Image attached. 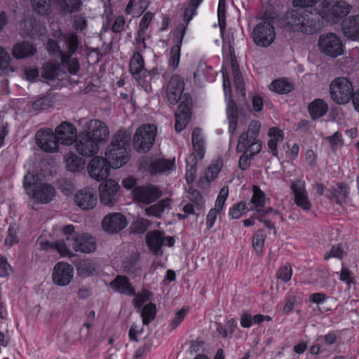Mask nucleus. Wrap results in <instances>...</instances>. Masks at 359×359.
<instances>
[{"instance_id": "79ce46f5", "label": "nucleus", "mask_w": 359, "mask_h": 359, "mask_svg": "<svg viewBox=\"0 0 359 359\" xmlns=\"http://www.w3.org/2000/svg\"><path fill=\"white\" fill-rule=\"evenodd\" d=\"M187 163L188 168L186 173V178L188 183H192L196 179V165L197 163L196 156L194 154L190 155L187 159Z\"/></svg>"}, {"instance_id": "412c9836", "label": "nucleus", "mask_w": 359, "mask_h": 359, "mask_svg": "<svg viewBox=\"0 0 359 359\" xmlns=\"http://www.w3.org/2000/svg\"><path fill=\"white\" fill-rule=\"evenodd\" d=\"M36 142L38 146L46 152L53 153L58 149L57 139L50 129L38 130L36 134Z\"/></svg>"}, {"instance_id": "c03bdc74", "label": "nucleus", "mask_w": 359, "mask_h": 359, "mask_svg": "<svg viewBox=\"0 0 359 359\" xmlns=\"http://www.w3.org/2000/svg\"><path fill=\"white\" fill-rule=\"evenodd\" d=\"M59 71L58 65L48 62L43 65L41 75L46 79L53 80L58 75Z\"/></svg>"}, {"instance_id": "e433bc0d", "label": "nucleus", "mask_w": 359, "mask_h": 359, "mask_svg": "<svg viewBox=\"0 0 359 359\" xmlns=\"http://www.w3.org/2000/svg\"><path fill=\"white\" fill-rule=\"evenodd\" d=\"M174 165V161L158 159L154 161L151 164V171L152 173L164 172L167 170H172Z\"/></svg>"}, {"instance_id": "a878e982", "label": "nucleus", "mask_w": 359, "mask_h": 359, "mask_svg": "<svg viewBox=\"0 0 359 359\" xmlns=\"http://www.w3.org/2000/svg\"><path fill=\"white\" fill-rule=\"evenodd\" d=\"M111 287L117 292L128 295H134L135 289L130 283L128 278L124 276H118L110 283Z\"/></svg>"}, {"instance_id": "dca6fc26", "label": "nucleus", "mask_w": 359, "mask_h": 359, "mask_svg": "<svg viewBox=\"0 0 359 359\" xmlns=\"http://www.w3.org/2000/svg\"><path fill=\"white\" fill-rule=\"evenodd\" d=\"M119 189L118 184L113 180H108L100 184L99 190L101 203L104 205L114 206L117 202Z\"/></svg>"}, {"instance_id": "473e14b6", "label": "nucleus", "mask_w": 359, "mask_h": 359, "mask_svg": "<svg viewBox=\"0 0 359 359\" xmlns=\"http://www.w3.org/2000/svg\"><path fill=\"white\" fill-rule=\"evenodd\" d=\"M170 199L167 198L158 201L156 204L147 207L145 212L149 216L159 217L166 208H169Z\"/></svg>"}, {"instance_id": "39448f33", "label": "nucleus", "mask_w": 359, "mask_h": 359, "mask_svg": "<svg viewBox=\"0 0 359 359\" xmlns=\"http://www.w3.org/2000/svg\"><path fill=\"white\" fill-rule=\"evenodd\" d=\"M260 126L259 122L256 120L250 122L248 130L239 136L237 152L249 154L250 156H253L261 151L262 144L258 140Z\"/></svg>"}, {"instance_id": "f03ea898", "label": "nucleus", "mask_w": 359, "mask_h": 359, "mask_svg": "<svg viewBox=\"0 0 359 359\" xmlns=\"http://www.w3.org/2000/svg\"><path fill=\"white\" fill-rule=\"evenodd\" d=\"M319 12L312 13L304 8L287 11L282 19V25L294 31L312 34L320 28Z\"/></svg>"}, {"instance_id": "ea45409f", "label": "nucleus", "mask_w": 359, "mask_h": 359, "mask_svg": "<svg viewBox=\"0 0 359 359\" xmlns=\"http://www.w3.org/2000/svg\"><path fill=\"white\" fill-rule=\"evenodd\" d=\"M269 89L277 93L283 94L290 93L292 89L290 83L283 79L273 81L269 86Z\"/></svg>"}, {"instance_id": "58836bf2", "label": "nucleus", "mask_w": 359, "mask_h": 359, "mask_svg": "<svg viewBox=\"0 0 359 359\" xmlns=\"http://www.w3.org/2000/svg\"><path fill=\"white\" fill-rule=\"evenodd\" d=\"M72 55H62L61 62L64 68H66L72 74H76L80 69L79 63L76 58H71Z\"/></svg>"}, {"instance_id": "864d4df0", "label": "nucleus", "mask_w": 359, "mask_h": 359, "mask_svg": "<svg viewBox=\"0 0 359 359\" xmlns=\"http://www.w3.org/2000/svg\"><path fill=\"white\" fill-rule=\"evenodd\" d=\"M189 200L195 205L196 209L201 210L203 205V197L200 192L195 189H190L188 192Z\"/></svg>"}, {"instance_id": "f3484780", "label": "nucleus", "mask_w": 359, "mask_h": 359, "mask_svg": "<svg viewBox=\"0 0 359 359\" xmlns=\"http://www.w3.org/2000/svg\"><path fill=\"white\" fill-rule=\"evenodd\" d=\"M74 142V147L76 151L84 157L93 156L99 151L100 144L83 132L79 134Z\"/></svg>"}, {"instance_id": "052dcab7", "label": "nucleus", "mask_w": 359, "mask_h": 359, "mask_svg": "<svg viewBox=\"0 0 359 359\" xmlns=\"http://www.w3.org/2000/svg\"><path fill=\"white\" fill-rule=\"evenodd\" d=\"M292 272L290 266H285L278 270L277 277L284 282H288L291 279Z\"/></svg>"}, {"instance_id": "4468645a", "label": "nucleus", "mask_w": 359, "mask_h": 359, "mask_svg": "<svg viewBox=\"0 0 359 359\" xmlns=\"http://www.w3.org/2000/svg\"><path fill=\"white\" fill-rule=\"evenodd\" d=\"M69 245L76 251L83 253H91L96 249V241L95 238L88 233L77 234L72 238H66Z\"/></svg>"}, {"instance_id": "69168bd1", "label": "nucleus", "mask_w": 359, "mask_h": 359, "mask_svg": "<svg viewBox=\"0 0 359 359\" xmlns=\"http://www.w3.org/2000/svg\"><path fill=\"white\" fill-rule=\"evenodd\" d=\"M59 187L60 190L65 194L66 195H68L73 192L74 190V186L73 183L69 180H61L59 181Z\"/></svg>"}, {"instance_id": "c9c22d12", "label": "nucleus", "mask_w": 359, "mask_h": 359, "mask_svg": "<svg viewBox=\"0 0 359 359\" xmlns=\"http://www.w3.org/2000/svg\"><path fill=\"white\" fill-rule=\"evenodd\" d=\"M192 144L194 151L198 154L201 158L204 155V140L201 135L200 128H196L192 133Z\"/></svg>"}, {"instance_id": "6ab92c4d", "label": "nucleus", "mask_w": 359, "mask_h": 359, "mask_svg": "<svg viewBox=\"0 0 359 359\" xmlns=\"http://www.w3.org/2000/svg\"><path fill=\"white\" fill-rule=\"evenodd\" d=\"M128 224L126 217L119 212L107 215L102 219L103 229L109 233H116L123 230Z\"/></svg>"}, {"instance_id": "cd10ccee", "label": "nucleus", "mask_w": 359, "mask_h": 359, "mask_svg": "<svg viewBox=\"0 0 359 359\" xmlns=\"http://www.w3.org/2000/svg\"><path fill=\"white\" fill-rule=\"evenodd\" d=\"M226 114L229 120V130L231 133L236 131L238 121V108L236 102L231 98H229L226 107Z\"/></svg>"}, {"instance_id": "a18cd8bd", "label": "nucleus", "mask_w": 359, "mask_h": 359, "mask_svg": "<svg viewBox=\"0 0 359 359\" xmlns=\"http://www.w3.org/2000/svg\"><path fill=\"white\" fill-rule=\"evenodd\" d=\"M34 11L39 14L44 15L50 13V0H32Z\"/></svg>"}, {"instance_id": "603ef678", "label": "nucleus", "mask_w": 359, "mask_h": 359, "mask_svg": "<svg viewBox=\"0 0 359 359\" xmlns=\"http://www.w3.org/2000/svg\"><path fill=\"white\" fill-rule=\"evenodd\" d=\"M252 201L257 208L263 207L265 203V195L257 186L253 187Z\"/></svg>"}, {"instance_id": "e2e57ef3", "label": "nucleus", "mask_w": 359, "mask_h": 359, "mask_svg": "<svg viewBox=\"0 0 359 359\" xmlns=\"http://www.w3.org/2000/svg\"><path fill=\"white\" fill-rule=\"evenodd\" d=\"M152 18L153 14L151 12H147L144 14L140 23V27L138 31L139 34L141 32L143 33L148 28V26L150 24Z\"/></svg>"}, {"instance_id": "423d86ee", "label": "nucleus", "mask_w": 359, "mask_h": 359, "mask_svg": "<svg viewBox=\"0 0 359 359\" xmlns=\"http://www.w3.org/2000/svg\"><path fill=\"white\" fill-rule=\"evenodd\" d=\"M320 5L319 15L323 20L331 24L339 22L352 8V6L344 0H337L332 4L330 0H323Z\"/></svg>"}, {"instance_id": "20e7f679", "label": "nucleus", "mask_w": 359, "mask_h": 359, "mask_svg": "<svg viewBox=\"0 0 359 359\" xmlns=\"http://www.w3.org/2000/svg\"><path fill=\"white\" fill-rule=\"evenodd\" d=\"M23 184L27 194L40 203H48L55 196V188L50 184L40 183L39 175L34 172L25 176Z\"/></svg>"}, {"instance_id": "4be33fe9", "label": "nucleus", "mask_w": 359, "mask_h": 359, "mask_svg": "<svg viewBox=\"0 0 359 359\" xmlns=\"http://www.w3.org/2000/svg\"><path fill=\"white\" fill-rule=\"evenodd\" d=\"M57 144L70 145L75 142L77 137L76 129L74 126L67 121L62 122L55 129L54 133Z\"/></svg>"}, {"instance_id": "7ed1b4c3", "label": "nucleus", "mask_w": 359, "mask_h": 359, "mask_svg": "<svg viewBox=\"0 0 359 359\" xmlns=\"http://www.w3.org/2000/svg\"><path fill=\"white\" fill-rule=\"evenodd\" d=\"M130 133L120 129L113 135L105 151V157L113 168H119L129 160Z\"/></svg>"}, {"instance_id": "ddd939ff", "label": "nucleus", "mask_w": 359, "mask_h": 359, "mask_svg": "<svg viewBox=\"0 0 359 359\" xmlns=\"http://www.w3.org/2000/svg\"><path fill=\"white\" fill-rule=\"evenodd\" d=\"M146 241L149 248L154 255H161L163 253L161 247L165 245L172 247L175 243V238L172 236H165L163 231H152L147 233Z\"/></svg>"}, {"instance_id": "b1692460", "label": "nucleus", "mask_w": 359, "mask_h": 359, "mask_svg": "<svg viewBox=\"0 0 359 359\" xmlns=\"http://www.w3.org/2000/svg\"><path fill=\"white\" fill-rule=\"evenodd\" d=\"M74 202L81 209L88 210L95 207L97 198L95 192L92 189L85 188L76 194Z\"/></svg>"}, {"instance_id": "7c9ffc66", "label": "nucleus", "mask_w": 359, "mask_h": 359, "mask_svg": "<svg viewBox=\"0 0 359 359\" xmlns=\"http://www.w3.org/2000/svg\"><path fill=\"white\" fill-rule=\"evenodd\" d=\"M309 110L311 117L317 119L326 114L327 105L323 100L318 99L309 105Z\"/></svg>"}, {"instance_id": "0eeeda50", "label": "nucleus", "mask_w": 359, "mask_h": 359, "mask_svg": "<svg viewBox=\"0 0 359 359\" xmlns=\"http://www.w3.org/2000/svg\"><path fill=\"white\" fill-rule=\"evenodd\" d=\"M270 18H273V17L264 14L262 21L255 27L252 31L253 41L258 46L269 47L275 39V28Z\"/></svg>"}, {"instance_id": "37998d69", "label": "nucleus", "mask_w": 359, "mask_h": 359, "mask_svg": "<svg viewBox=\"0 0 359 359\" xmlns=\"http://www.w3.org/2000/svg\"><path fill=\"white\" fill-rule=\"evenodd\" d=\"M265 237L263 230H258L252 237V246L257 255H261L263 252Z\"/></svg>"}, {"instance_id": "2eb2a0df", "label": "nucleus", "mask_w": 359, "mask_h": 359, "mask_svg": "<svg viewBox=\"0 0 359 359\" xmlns=\"http://www.w3.org/2000/svg\"><path fill=\"white\" fill-rule=\"evenodd\" d=\"M111 167L106 157L95 156L89 162L88 172L92 178L101 181L109 176Z\"/></svg>"}, {"instance_id": "393cba45", "label": "nucleus", "mask_w": 359, "mask_h": 359, "mask_svg": "<svg viewBox=\"0 0 359 359\" xmlns=\"http://www.w3.org/2000/svg\"><path fill=\"white\" fill-rule=\"evenodd\" d=\"M341 29L344 36L351 40L359 39V14L351 15L341 22Z\"/></svg>"}, {"instance_id": "72a5a7b5", "label": "nucleus", "mask_w": 359, "mask_h": 359, "mask_svg": "<svg viewBox=\"0 0 359 359\" xmlns=\"http://www.w3.org/2000/svg\"><path fill=\"white\" fill-rule=\"evenodd\" d=\"M156 315V305L149 302L144 306L140 310V316L142 318V323L144 325H149V323L153 321Z\"/></svg>"}, {"instance_id": "6e6552de", "label": "nucleus", "mask_w": 359, "mask_h": 359, "mask_svg": "<svg viewBox=\"0 0 359 359\" xmlns=\"http://www.w3.org/2000/svg\"><path fill=\"white\" fill-rule=\"evenodd\" d=\"M332 99L339 104H344L352 98L354 93L352 83L346 77H338L330 85Z\"/></svg>"}, {"instance_id": "774afa93", "label": "nucleus", "mask_w": 359, "mask_h": 359, "mask_svg": "<svg viewBox=\"0 0 359 359\" xmlns=\"http://www.w3.org/2000/svg\"><path fill=\"white\" fill-rule=\"evenodd\" d=\"M187 313V310L184 309H182L177 312L175 317L173 318L170 323V326L172 328L175 329L176 328L180 323L183 320Z\"/></svg>"}, {"instance_id": "6e6d98bb", "label": "nucleus", "mask_w": 359, "mask_h": 359, "mask_svg": "<svg viewBox=\"0 0 359 359\" xmlns=\"http://www.w3.org/2000/svg\"><path fill=\"white\" fill-rule=\"evenodd\" d=\"M150 224L151 223L148 219L140 218L133 223V227L135 233H143Z\"/></svg>"}, {"instance_id": "2f4dec72", "label": "nucleus", "mask_w": 359, "mask_h": 359, "mask_svg": "<svg viewBox=\"0 0 359 359\" xmlns=\"http://www.w3.org/2000/svg\"><path fill=\"white\" fill-rule=\"evenodd\" d=\"M268 135L272 138L268 142V146L273 156L278 155L277 143L283 140V132L278 128L273 127L269 130Z\"/></svg>"}, {"instance_id": "bf43d9fd", "label": "nucleus", "mask_w": 359, "mask_h": 359, "mask_svg": "<svg viewBox=\"0 0 359 359\" xmlns=\"http://www.w3.org/2000/svg\"><path fill=\"white\" fill-rule=\"evenodd\" d=\"M87 20L86 18L81 15H75L74 18V27L79 32H82L87 27Z\"/></svg>"}, {"instance_id": "4c0bfd02", "label": "nucleus", "mask_w": 359, "mask_h": 359, "mask_svg": "<svg viewBox=\"0 0 359 359\" xmlns=\"http://www.w3.org/2000/svg\"><path fill=\"white\" fill-rule=\"evenodd\" d=\"M65 162L67 170L71 172H79L84 168L83 160L74 154L67 156Z\"/></svg>"}, {"instance_id": "8fccbe9b", "label": "nucleus", "mask_w": 359, "mask_h": 359, "mask_svg": "<svg viewBox=\"0 0 359 359\" xmlns=\"http://www.w3.org/2000/svg\"><path fill=\"white\" fill-rule=\"evenodd\" d=\"M201 1L202 0H191L189 6L185 8L184 12V20L186 22L187 25L191 20L195 13L196 9Z\"/></svg>"}, {"instance_id": "09e8293b", "label": "nucleus", "mask_w": 359, "mask_h": 359, "mask_svg": "<svg viewBox=\"0 0 359 359\" xmlns=\"http://www.w3.org/2000/svg\"><path fill=\"white\" fill-rule=\"evenodd\" d=\"M225 8H226V0H219L217 16L219 26L220 27L222 34L224 33L226 26L225 22Z\"/></svg>"}, {"instance_id": "f8f14e48", "label": "nucleus", "mask_w": 359, "mask_h": 359, "mask_svg": "<svg viewBox=\"0 0 359 359\" xmlns=\"http://www.w3.org/2000/svg\"><path fill=\"white\" fill-rule=\"evenodd\" d=\"M83 133L98 144L105 143L109 136L108 126L99 119H91L87 121L84 125Z\"/></svg>"}, {"instance_id": "aec40b11", "label": "nucleus", "mask_w": 359, "mask_h": 359, "mask_svg": "<svg viewBox=\"0 0 359 359\" xmlns=\"http://www.w3.org/2000/svg\"><path fill=\"white\" fill-rule=\"evenodd\" d=\"M290 188L294 194V203L304 210H309L311 203L306 190L305 182L300 180L294 181L291 183Z\"/></svg>"}, {"instance_id": "5701e85b", "label": "nucleus", "mask_w": 359, "mask_h": 359, "mask_svg": "<svg viewBox=\"0 0 359 359\" xmlns=\"http://www.w3.org/2000/svg\"><path fill=\"white\" fill-rule=\"evenodd\" d=\"M133 193L136 200L145 204L155 201L161 196V190L151 184L135 187L133 189Z\"/></svg>"}, {"instance_id": "a211bd4d", "label": "nucleus", "mask_w": 359, "mask_h": 359, "mask_svg": "<svg viewBox=\"0 0 359 359\" xmlns=\"http://www.w3.org/2000/svg\"><path fill=\"white\" fill-rule=\"evenodd\" d=\"M73 275L74 269L69 264L58 262L53 269V281L59 286H66L71 283Z\"/></svg>"}, {"instance_id": "9d476101", "label": "nucleus", "mask_w": 359, "mask_h": 359, "mask_svg": "<svg viewBox=\"0 0 359 359\" xmlns=\"http://www.w3.org/2000/svg\"><path fill=\"white\" fill-rule=\"evenodd\" d=\"M318 47L323 54L336 57L343 53V43L341 39L334 33L321 34L318 41Z\"/></svg>"}, {"instance_id": "338daca9", "label": "nucleus", "mask_w": 359, "mask_h": 359, "mask_svg": "<svg viewBox=\"0 0 359 359\" xmlns=\"http://www.w3.org/2000/svg\"><path fill=\"white\" fill-rule=\"evenodd\" d=\"M180 46L181 44L177 43L174 46L171 50V62L172 66L176 67L180 61Z\"/></svg>"}, {"instance_id": "c85d7f7f", "label": "nucleus", "mask_w": 359, "mask_h": 359, "mask_svg": "<svg viewBox=\"0 0 359 359\" xmlns=\"http://www.w3.org/2000/svg\"><path fill=\"white\" fill-rule=\"evenodd\" d=\"M77 275L82 278H86L93 274L95 271V264L89 259H81L76 264Z\"/></svg>"}, {"instance_id": "f704fd0d", "label": "nucleus", "mask_w": 359, "mask_h": 359, "mask_svg": "<svg viewBox=\"0 0 359 359\" xmlns=\"http://www.w3.org/2000/svg\"><path fill=\"white\" fill-rule=\"evenodd\" d=\"M348 187L342 183H338L335 187L331 189V196H328L330 198H333L338 203H341L344 201L348 196Z\"/></svg>"}, {"instance_id": "9b49d317", "label": "nucleus", "mask_w": 359, "mask_h": 359, "mask_svg": "<svg viewBox=\"0 0 359 359\" xmlns=\"http://www.w3.org/2000/svg\"><path fill=\"white\" fill-rule=\"evenodd\" d=\"M130 72L146 92L151 90V77L144 69L143 57L139 53H135L130 60Z\"/></svg>"}, {"instance_id": "13d9d810", "label": "nucleus", "mask_w": 359, "mask_h": 359, "mask_svg": "<svg viewBox=\"0 0 359 359\" xmlns=\"http://www.w3.org/2000/svg\"><path fill=\"white\" fill-rule=\"evenodd\" d=\"M245 209V203L240 202L230 209L229 215L233 219H238L243 215Z\"/></svg>"}, {"instance_id": "680f3d73", "label": "nucleus", "mask_w": 359, "mask_h": 359, "mask_svg": "<svg viewBox=\"0 0 359 359\" xmlns=\"http://www.w3.org/2000/svg\"><path fill=\"white\" fill-rule=\"evenodd\" d=\"M47 50L51 55H60V58L62 55L65 54L58 46L57 42L52 39H49L47 43Z\"/></svg>"}, {"instance_id": "1a4fd4ad", "label": "nucleus", "mask_w": 359, "mask_h": 359, "mask_svg": "<svg viewBox=\"0 0 359 359\" xmlns=\"http://www.w3.org/2000/svg\"><path fill=\"white\" fill-rule=\"evenodd\" d=\"M156 135V127L154 125H143L135 132L133 144L138 152H147L152 147Z\"/></svg>"}, {"instance_id": "49530a36", "label": "nucleus", "mask_w": 359, "mask_h": 359, "mask_svg": "<svg viewBox=\"0 0 359 359\" xmlns=\"http://www.w3.org/2000/svg\"><path fill=\"white\" fill-rule=\"evenodd\" d=\"M22 27L25 35L32 37L36 34V22L34 18L25 19L22 23Z\"/></svg>"}, {"instance_id": "bb28decb", "label": "nucleus", "mask_w": 359, "mask_h": 359, "mask_svg": "<svg viewBox=\"0 0 359 359\" xmlns=\"http://www.w3.org/2000/svg\"><path fill=\"white\" fill-rule=\"evenodd\" d=\"M36 52V49L33 44L27 41H22L13 46L12 54L16 59H24L33 56Z\"/></svg>"}, {"instance_id": "f257e3e1", "label": "nucleus", "mask_w": 359, "mask_h": 359, "mask_svg": "<svg viewBox=\"0 0 359 359\" xmlns=\"http://www.w3.org/2000/svg\"><path fill=\"white\" fill-rule=\"evenodd\" d=\"M184 89V79L179 75L171 76L166 86V96L168 102L172 104H176L180 102L175 112V128L177 132L182 130L191 118L192 100L189 94H182Z\"/></svg>"}, {"instance_id": "a19ab883", "label": "nucleus", "mask_w": 359, "mask_h": 359, "mask_svg": "<svg viewBox=\"0 0 359 359\" xmlns=\"http://www.w3.org/2000/svg\"><path fill=\"white\" fill-rule=\"evenodd\" d=\"M42 247L45 250H48L49 248H53L56 250L60 255L62 256H69L71 257L73 255L72 253L69 252V250L67 248V244H65L64 242L57 241L55 243H50V242H45L41 243Z\"/></svg>"}, {"instance_id": "5fc2aeb1", "label": "nucleus", "mask_w": 359, "mask_h": 359, "mask_svg": "<svg viewBox=\"0 0 359 359\" xmlns=\"http://www.w3.org/2000/svg\"><path fill=\"white\" fill-rule=\"evenodd\" d=\"M51 105L52 101L50 98L48 97L39 98L35 100L32 104L33 109L35 110H44L51 107Z\"/></svg>"}, {"instance_id": "c756f323", "label": "nucleus", "mask_w": 359, "mask_h": 359, "mask_svg": "<svg viewBox=\"0 0 359 359\" xmlns=\"http://www.w3.org/2000/svg\"><path fill=\"white\" fill-rule=\"evenodd\" d=\"M60 41L64 42L68 49L67 53H65V54L73 55L76 52L79 41V37L75 33L72 32L61 34Z\"/></svg>"}, {"instance_id": "3c124183", "label": "nucleus", "mask_w": 359, "mask_h": 359, "mask_svg": "<svg viewBox=\"0 0 359 359\" xmlns=\"http://www.w3.org/2000/svg\"><path fill=\"white\" fill-rule=\"evenodd\" d=\"M11 57L7 51L0 46V69L3 70L13 72L14 69L10 65Z\"/></svg>"}, {"instance_id": "4d7b16f0", "label": "nucleus", "mask_w": 359, "mask_h": 359, "mask_svg": "<svg viewBox=\"0 0 359 359\" xmlns=\"http://www.w3.org/2000/svg\"><path fill=\"white\" fill-rule=\"evenodd\" d=\"M326 140H328L334 151L343 144V140L339 132H336L332 136L327 137Z\"/></svg>"}, {"instance_id": "0e129e2a", "label": "nucleus", "mask_w": 359, "mask_h": 359, "mask_svg": "<svg viewBox=\"0 0 359 359\" xmlns=\"http://www.w3.org/2000/svg\"><path fill=\"white\" fill-rule=\"evenodd\" d=\"M17 231L14 226H10L8 229V236L5 240V244L8 246H12L17 243L18 240L16 236Z\"/></svg>"}, {"instance_id": "de8ad7c7", "label": "nucleus", "mask_w": 359, "mask_h": 359, "mask_svg": "<svg viewBox=\"0 0 359 359\" xmlns=\"http://www.w3.org/2000/svg\"><path fill=\"white\" fill-rule=\"evenodd\" d=\"M151 297L152 294L150 292L144 290L142 293L138 294L134 299L135 307L140 309L144 304L145 305L150 302Z\"/></svg>"}]
</instances>
